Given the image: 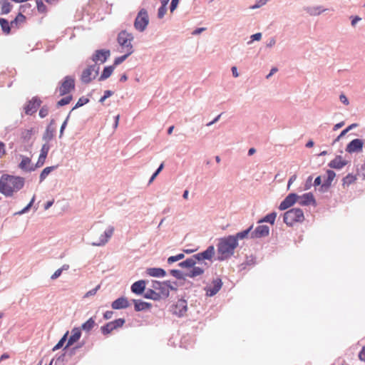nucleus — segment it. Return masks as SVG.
I'll return each instance as SVG.
<instances>
[{
    "label": "nucleus",
    "mask_w": 365,
    "mask_h": 365,
    "mask_svg": "<svg viewBox=\"0 0 365 365\" xmlns=\"http://www.w3.org/2000/svg\"><path fill=\"white\" fill-rule=\"evenodd\" d=\"M162 282L158 280H152L151 281V289H153L155 291H158V288L160 286Z\"/></svg>",
    "instance_id": "obj_61"
},
{
    "label": "nucleus",
    "mask_w": 365,
    "mask_h": 365,
    "mask_svg": "<svg viewBox=\"0 0 365 365\" xmlns=\"http://www.w3.org/2000/svg\"><path fill=\"white\" fill-rule=\"evenodd\" d=\"M34 200H35V195L33 196V197L31 198V200L29 202V204L25 207H24L22 209V212H24V213L27 212L30 210V208L32 207Z\"/></svg>",
    "instance_id": "obj_59"
},
{
    "label": "nucleus",
    "mask_w": 365,
    "mask_h": 365,
    "mask_svg": "<svg viewBox=\"0 0 365 365\" xmlns=\"http://www.w3.org/2000/svg\"><path fill=\"white\" fill-rule=\"evenodd\" d=\"M346 161L340 155L336 156L334 160H331L329 166L334 169H341L346 165Z\"/></svg>",
    "instance_id": "obj_23"
},
{
    "label": "nucleus",
    "mask_w": 365,
    "mask_h": 365,
    "mask_svg": "<svg viewBox=\"0 0 365 365\" xmlns=\"http://www.w3.org/2000/svg\"><path fill=\"white\" fill-rule=\"evenodd\" d=\"M166 287L168 288V291L170 292L171 291H177L178 290V282L176 281L171 282L170 280H165Z\"/></svg>",
    "instance_id": "obj_47"
},
{
    "label": "nucleus",
    "mask_w": 365,
    "mask_h": 365,
    "mask_svg": "<svg viewBox=\"0 0 365 365\" xmlns=\"http://www.w3.org/2000/svg\"><path fill=\"white\" fill-rule=\"evenodd\" d=\"M41 104V101L38 96H34L29 101L24 107V111L26 115H31L35 113Z\"/></svg>",
    "instance_id": "obj_10"
},
{
    "label": "nucleus",
    "mask_w": 365,
    "mask_h": 365,
    "mask_svg": "<svg viewBox=\"0 0 365 365\" xmlns=\"http://www.w3.org/2000/svg\"><path fill=\"white\" fill-rule=\"evenodd\" d=\"M50 145L49 143H46L43 144L41 151H40V155L47 157V155L48 153V151L50 150Z\"/></svg>",
    "instance_id": "obj_50"
},
{
    "label": "nucleus",
    "mask_w": 365,
    "mask_h": 365,
    "mask_svg": "<svg viewBox=\"0 0 365 365\" xmlns=\"http://www.w3.org/2000/svg\"><path fill=\"white\" fill-rule=\"evenodd\" d=\"M157 292L158 294L160 296V299H165L169 297L170 292L168 291L165 281L161 282Z\"/></svg>",
    "instance_id": "obj_27"
},
{
    "label": "nucleus",
    "mask_w": 365,
    "mask_h": 365,
    "mask_svg": "<svg viewBox=\"0 0 365 365\" xmlns=\"http://www.w3.org/2000/svg\"><path fill=\"white\" fill-rule=\"evenodd\" d=\"M164 168V163H162L159 167L157 168V170L155 171V173L152 175V176L150 177L149 181H148V185L151 184L153 182V181L156 178V177L159 175V173L162 171V170Z\"/></svg>",
    "instance_id": "obj_48"
},
{
    "label": "nucleus",
    "mask_w": 365,
    "mask_h": 365,
    "mask_svg": "<svg viewBox=\"0 0 365 365\" xmlns=\"http://www.w3.org/2000/svg\"><path fill=\"white\" fill-rule=\"evenodd\" d=\"M113 328L115 329L122 327L125 323V320L123 318H119L111 322Z\"/></svg>",
    "instance_id": "obj_49"
},
{
    "label": "nucleus",
    "mask_w": 365,
    "mask_h": 365,
    "mask_svg": "<svg viewBox=\"0 0 365 365\" xmlns=\"http://www.w3.org/2000/svg\"><path fill=\"white\" fill-rule=\"evenodd\" d=\"M269 234V227L267 225H258L252 232L250 233V238L258 239L265 237Z\"/></svg>",
    "instance_id": "obj_14"
},
{
    "label": "nucleus",
    "mask_w": 365,
    "mask_h": 365,
    "mask_svg": "<svg viewBox=\"0 0 365 365\" xmlns=\"http://www.w3.org/2000/svg\"><path fill=\"white\" fill-rule=\"evenodd\" d=\"M237 246L238 243L236 242V240L233 239L231 235L219 238L217 245V251L219 255L217 259L219 261H224L231 257L234 255L235 250Z\"/></svg>",
    "instance_id": "obj_3"
},
{
    "label": "nucleus",
    "mask_w": 365,
    "mask_h": 365,
    "mask_svg": "<svg viewBox=\"0 0 365 365\" xmlns=\"http://www.w3.org/2000/svg\"><path fill=\"white\" fill-rule=\"evenodd\" d=\"M283 222L288 227H293L297 224V208L293 207L285 212L283 215Z\"/></svg>",
    "instance_id": "obj_11"
},
{
    "label": "nucleus",
    "mask_w": 365,
    "mask_h": 365,
    "mask_svg": "<svg viewBox=\"0 0 365 365\" xmlns=\"http://www.w3.org/2000/svg\"><path fill=\"white\" fill-rule=\"evenodd\" d=\"M359 358L361 361L365 362V346L362 348L361 351L359 352Z\"/></svg>",
    "instance_id": "obj_63"
},
{
    "label": "nucleus",
    "mask_w": 365,
    "mask_h": 365,
    "mask_svg": "<svg viewBox=\"0 0 365 365\" xmlns=\"http://www.w3.org/2000/svg\"><path fill=\"white\" fill-rule=\"evenodd\" d=\"M70 115H71V112H69V113L68 114L67 117L66 118L65 120L63 122V123L60 128V131H59V138H62V136L63 135V132L67 125Z\"/></svg>",
    "instance_id": "obj_52"
},
{
    "label": "nucleus",
    "mask_w": 365,
    "mask_h": 365,
    "mask_svg": "<svg viewBox=\"0 0 365 365\" xmlns=\"http://www.w3.org/2000/svg\"><path fill=\"white\" fill-rule=\"evenodd\" d=\"M214 255L215 247L210 245L205 251L195 254L178 264L180 267L186 269L187 272H183L180 269H171L170 273L179 280H185L186 277L195 279L200 277L210 267V264L205 260L212 262Z\"/></svg>",
    "instance_id": "obj_1"
},
{
    "label": "nucleus",
    "mask_w": 365,
    "mask_h": 365,
    "mask_svg": "<svg viewBox=\"0 0 365 365\" xmlns=\"http://www.w3.org/2000/svg\"><path fill=\"white\" fill-rule=\"evenodd\" d=\"M256 264V257L253 255L250 256H247L245 262L242 263L241 266L243 269L246 267V266L255 265Z\"/></svg>",
    "instance_id": "obj_36"
},
{
    "label": "nucleus",
    "mask_w": 365,
    "mask_h": 365,
    "mask_svg": "<svg viewBox=\"0 0 365 365\" xmlns=\"http://www.w3.org/2000/svg\"><path fill=\"white\" fill-rule=\"evenodd\" d=\"M180 0H172L170 6V12H173L178 7Z\"/></svg>",
    "instance_id": "obj_60"
},
{
    "label": "nucleus",
    "mask_w": 365,
    "mask_h": 365,
    "mask_svg": "<svg viewBox=\"0 0 365 365\" xmlns=\"http://www.w3.org/2000/svg\"><path fill=\"white\" fill-rule=\"evenodd\" d=\"M75 88V79L71 76H66L59 87L60 96H65Z\"/></svg>",
    "instance_id": "obj_8"
},
{
    "label": "nucleus",
    "mask_w": 365,
    "mask_h": 365,
    "mask_svg": "<svg viewBox=\"0 0 365 365\" xmlns=\"http://www.w3.org/2000/svg\"><path fill=\"white\" fill-rule=\"evenodd\" d=\"M58 168V165H53V166H49V167H46L45 168L41 173L40 174V176H39V182H42L45 178L47 177V175H48V174L52 172L53 170H54L55 169H56Z\"/></svg>",
    "instance_id": "obj_31"
},
{
    "label": "nucleus",
    "mask_w": 365,
    "mask_h": 365,
    "mask_svg": "<svg viewBox=\"0 0 365 365\" xmlns=\"http://www.w3.org/2000/svg\"><path fill=\"white\" fill-rule=\"evenodd\" d=\"M26 16L19 12L14 20L11 21V26L18 28L19 24L25 22Z\"/></svg>",
    "instance_id": "obj_32"
},
{
    "label": "nucleus",
    "mask_w": 365,
    "mask_h": 365,
    "mask_svg": "<svg viewBox=\"0 0 365 365\" xmlns=\"http://www.w3.org/2000/svg\"><path fill=\"white\" fill-rule=\"evenodd\" d=\"M99 69L100 67L98 65L93 64L88 66L83 71L81 75L80 79L81 82L85 84L90 83L98 75Z\"/></svg>",
    "instance_id": "obj_6"
},
{
    "label": "nucleus",
    "mask_w": 365,
    "mask_h": 365,
    "mask_svg": "<svg viewBox=\"0 0 365 365\" xmlns=\"http://www.w3.org/2000/svg\"><path fill=\"white\" fill-rule=\"evenodd\" d=\"M252 228L253 225H251L247 229L239 232L235 235H232V238L236 240V242L239 244V240L248 238L249 235L250 236L251 230H252Z\"/></svg>",
    "instance_id": "obj_24"
},
{
    "label": "nucleus",
    "mask_w": 365,
    "mask_h": 365,
    "mask_svg": "<svg viewBox=\"0 0 365 365\" xmlns=\"http://www.w3.org/2000/svg\"><path fill=\"white\" fill-rule=\"evenodd\" d=\"M298 203L302 205H315L316 201L313 194L308 192L302 195V196H298Z\"/></svg>",
    "instance_id": "obj_18"
},
{
    "label": "nucleus",
    "mask_w": 365,
    "mask_h": 365,
    "mask_svg": "<svg viewBox=\"0 0 365 365\" xmlns=\"http://www.w3.org/2000/svg\"><path fill=\"white\" fill-rule=\"evenodd\" d=\"M95 326V321L93 317L89 318L86 322L82 324L81 329L87 332L90 331Z\"/></svg>",
    "instance_id": "obj_35"
},
{
    "label": "nucleus",
    "mask_w": 365,
    "mask_h": 365,
    "mask_svg": "<svg viewBox=\"0 0 365 365\" xmlns=\"http://www.w3.org/2000/svg\"><path fill=\"white\" fill-rule=\"evenodd\" d=\"M71 100H72V96L71 95L67 96L61 98L60 101H58L56 103V106L58 108V107L66 106V105L68 104L71 101Z\"/></svg>",
    "instance_id": "obj_45"
},
{
    "label": "nucleus",
    "mask_w": 365,
    "mask_h": 365,
    "mask_svg": "<svg viewBox=\"0 0 365 365\" xmlns=\"http://www.w3.org/2000/svg\"><path fill=\"white\" fill-rule=\"evenodd\" d=\"M167 11V6H160L158 11V17L159 19H163L166 14Z\"/></svg>",
    "instance_id": "obj_56"
},
{
    "label": "nucleus",
    "mask_w": 365,
    "mask_h": 365,
    "mask_svg": "<svg viewBox=\"0 0 365 365\" xmlns=\"http://www.w3.org/2000/svg\"><path fill=\"white\" fill-rule=\"evenodd\" d=\"M35 1L36 4V8H37L38 11L41 14L46 13L47 7L43 4V1L42 0H35Z\"/></svg>",
    "instance_id": "obj_43"
},
{
    "label": "nucleus",
    "mask_w": 365,
    "mask_h": 365,
    "mask_svg": "<svg viewBox=\"0 0 365 365\" xmlns=\"http://www.w3.org/2000/svg\"><path fill=\"white\" fill-rule=\"evenodd\" d=\"M356 180V177L352 174H348L343 178V186H349Z\"/></svg>",
    "instance_id": "obj_38"
},
{
    "label": "nucleus",
    "mask_w": 365,
    "mask_h": 365,
    "mask_svg": "<svg viewBox=\"0 0 365 365\" xmlns=\"http://www.w3.org/2000/svg\"><path fill=\"white\" fill-rule=\"evenodd\" d=\"M68 331H66L64 335L61 337V339L58 341V342L53 346L52 349V351H56L59 349H61L64 343L66 341L68 338Z\"/></svg>",
    "instance_id": "obj_40"
},
{
    "label": "nucleus",
    "mask_w": 365,
    "mask_h": 365,
    "mask_svg": "<svg viewBox=\"0 0 365 365\" xmlns=\"http://www.w3.org/2000/svg\"><path fill=\"white\" fill-rule=\"evenodd\" d=\"M113 94V91L110 90H106L104 91L103 96L100 98L99 102L103 103L108 98L110 97Z\"/></svg>",
    "instance_id": "obj_53"
},
{
    "label": "nucleus",
    "mask_w": 365,
    "mask_h": 365,
    "mask_svg": "<svg viewBox=\"0 0 365 365\" xmlns=\"http://www.w3.org/2000/svg\"><path fill=\"white\" fill-rule=\"evenodd\" d=\"M115 330L111 322L106 323L105 325L101 327V333L103 335L109 334L112 331Z\"/></svg>",
    "instance_id": "obj_37"
},
{
    "label": "nucleus",
    "mask_w": 365,
    "mask_h": 365,
    "mask_svg": "<svg viewBox=\"0 0 365 365\" xmlns=\"http://www.w3.org/2000/svg\"><path fill=\"white\" fill-rule=\"evenodd\" d=\"M145 285L146 282L145 280H138L131 285V292L137 295H141L145 290Z\"/></svg>",
    "instance_id": "obj_19"
},
{
    "label": "nucleus",
    "mask_w": 365,
    "mask_h": 365,
    "mask_svg": "<svg viewBox=\"0 0 365 365\" xmlns=\"http://www.w3.org/2000/svg\"><path fill=\"white\" fill-rule=\"evenodd\" d=\"M0 5L1 14H7L11 11L12 5L9 0H1Z\"/></svg>",
    "instance_id": "obj_30"
},
{
    "label": "nucleus",
    "mask_w": 365,
    "mask_h": 365,
    "mask_svg": "<svg viewBox=\"0 0 365 365\" xmlns=\"http://www.w3.org/2000/svg\"><path fill=\"white\" fill-rule=\"evenodd\" d=\"M187 311V302L185 299H178L170 307L172 314L178 317H183Z\"/></svg>",
    "instance_id": "obj_7"
},
{
    "label": "nucleus",
    "mask_w": 365,
    "mask_h": 365,
    "mask_svg": "<svg viewBox=\"0 0 365 365\" xmlns=\"http://www.w3.org/2000/svg\"><path fill=\"white\" fill-rule=\"evenodd\" d=\"M148 24L149 16L148 11L145 9L143 8L138 11L137 14V16L134 21V27L137 31L143 32L146 29Z\"/></svg>",
    "instance_id": "obj_5"
},
{
    "label": "nucleus",
    "mask_w": 365,
    "mask_h": 365,
    "mask_svg": "<svg viewBox=\"0 0 365 365\" xmlns=\"http://www.w3.org/2000/svg\"><path fill=\"white\" fill-rule=\"evenodd\" d=\"M364 142L362 140L356 138L351 140L346 147V151L349 153H359L362 150Z\"/></svg>",
    "instance_id": "obj_15"
},
{
    "label": "nucleus",
    "mask_w": 365,
    "mask_h": 365,
    "mask_svg": "<svg viewBox=\"0 0 365 365\" xmlns=\"http://www.w3.org/2000/svg\"><path fill=\"white\" fill-rule=\"evenodd\" d=\"M88 102H89V99L88 98H86L84 96L79 98L77 103H76V105L74 106V107L71 109V110L70 112L71 113L73 110L86 105Z\"/></svg>",
    "instance_id": "obj_42"
},
{
    "label": "nucleus",
    "mask_w": 365,
    "mask_h": 365,
    "mask_svg": "<svg viewBox=\"0 0 365 365\" xmlns=\"http://www.w3.org/2000/svg\"><path fill=\"white\" fill-rule=\"evenodd\" d=\"M113 232H114V227L109 226L104 231L103 234H102L100 236L99 241L92 242L91 245L99 247V246H103V245H106V243H107L108 242L109 239L112 237Z\"/></svg>",
    "instance_id": "obj_13"
},
{
    "label": "nucleus",
    "mask_w": 365,
    "mask_h": 365,
    "mask_svg": "<svg viewBox=\"0 0 365 365\" xmlns=\"http://www.w3.org/2000/svg\"><path fill=\"white\" fill-rule=\"evenodd\" d=\"M277 217V213L275 212H272L266 216H264L262 219H261L259 222H269L271 225H274L275 222V219Z\"/></svg>",
    "instance_id": "obj_34"
},
{
    "label": "nucleus",
    "mask_w": 365,
    "mask_h": 365,
    "mask_svg": "<svg viewBox=\"0 0 365 365\" xmlns=\"http://www.w3.org/2000/svg\"><path fill=\"white\" fill-rule=\"evenodd\" d=\"M55 132V128H51V125H47L43 133L42 140L46 143H49L53 138Z\"/></svg>",
    "instance_id": "obj_25"
},
{
    "label": "nucleus",
    "mask_w": 365,
    "mask_h": 365,
    "mask_svg": "<svg viewBox=\"0 0 365 365\" xmlns=\"http://www.w3.org/2000/svg\"><path fill=\"white\" fill-rule=\"evenodd\" d=\"M34 200H35V195L33 196V197L31 198V200L29 202V204L25 207H24L22 209V212H24V213L27 212L30 210V208L32 207Z\"/></svg>",
    "instance_id": "obj_58"
},
{
    "label": "nucleus",
    "mask_w": 365,
    "mask_h": 365,
    "mask_svg": "<svg viewBox=\"0 0 365 365\" xmlns=\"http://www.w3.org/2000/svg\"><path fill=\"white\" fill-rule=\"evenodd\" d=\"M146 273L154 277H163L166 275V272L164 269L160 267H150L146 269Z\"/></svg>",
    "instance_id": "obj_22"
},
{
    "label": "nucleus",
    "mask_w": 365,
    "mask_h": 365,
    "mask_svg": "<svg viewBox=\"0 0 365 365\" xmlns=\"http://www.w3.org/2000/svg\"><path fill=\"white\" fill-rule=\"evenodd\" d=\"M268 0H257L256 4L250 7V9H256L264 5Z\"/></svg>",
    "instance_id": "obj_54"
},
{
    "label": "nucleus",
    "mask_w": 365,
    "mask_h": 365,
    "mask_svg": "<svg viewBox=\"0 0 365 365\" xmlns=\"http://www.w3.org/2000/svg\"><path fill=\"white\" fill-rule=\"evenodd\" d=\"M336 176V173L331 170H328L327 171V180H326V182H325V185H329L332 180L334 179Z\"/></svg>",
    "instance_id": "obj_46"
},
{
    "label": "nucleus",
    "mask_w": 365,
    "mask_h": 365,
    "mask_svg": "<svg viewBox=\"0 0 365 365\" xmlns=\"http://www.w3.org/2000/svg\"><path fill=\"white\" fill-rule=\"evenodd\" d=\"M48 111H49L48 106L46 105L43 106L39 110V113H38L39 117L41 118L46 117L48 114Z\"/></svg>",
    "instance_id": "obj_51"
},
{
    "label": "nucleus",
    "mask_w": 365,
    "mask_h": 365,
    "mask_svg": "<svg viewBox=\"0 0 365 365\" xmlns=\"http://www.w3.org/2000/svg\"><path fill=\"white\" fill-rule=\"evenodd\" d=\"M184 257V253H180L175 256H170L168 258V264H171L177 261L182 259Z\"/></svg>",
    "instance_id": "obj_44"
},
{
    "label": "nucleus",
    "mask_w": 365,
    "mask_h": 365,
    "mask_svg": "<svg viewBox=\"0 0 365 365\" xmlns=\"http://www.w3.org/2000/svg\"><path fill=\"white\" fill-rule=\"evenodd\" d=\"M297 202V192L289 193L280 203L279 209L285 210Z\"/></svg>",
    "instance_id": "obj_16"
},
{
    "label": "nucleus",
    "mask_w": 365,
    "mask_h": 365,
    "mask_svg": "<svg viewBox=\"0 0 365 365\" xmlns=\"http://www.w3.org/2000/svg\"><path fill=\"white\" fill-rule=\"evenodd\" d=\"M0 26L1 28L2 31L6 34H9L11 32V29L12 26H11V22L9 23L6 19L0 18Z\"/></svg>",
    "instance_id": "obj_33"
},
{
    "label": "nucleus",
    "mask_w": 365,
    "mask_h": 365,
    "mask_svg": "<svg viewBox=\"0 0 365 365\" xmlns=\"http://www.w3.org/2000/svg\"><path fill=\"white\" fill-rule=\"evenodd\" d=\"M134 36L133 34L127 32L125 30L121 31L118 35V43L120 46L126 49V52L133 53L134 52L133 46L131 42L133 41Z\"/></svg>",
    "instance_id": "obj_4"
},
{
    "label": "nucleus",
    "mask_w": 365,
    "mask_h": 365,
    "mask_svg": "<svg viewBox=\"0 0 365 365\" xmlns=\"http://www.w3.org/2000/svg\"><path fill=\"white\" fill-rule=\"evenodd\" d=\"M262 38V34L261 33H256L255 34H252L250 36L251 40L248 42V43H251L252 41H259Z\"/></svg>",
    "instance_id": "obj_57"
},
{
    "label": "nucleus",
    "mask_w": 365,
    "mask_h": 365,
    "mask_svg": "<svg viewBox=\"0 0 365 365\" xmlns=\"http://www.w3.org/2000/svg\"><path fill=\"white\" fill-rule=\"evenodd\" d=\"M110 55V51L109 49H99L96 50L92 55L91 59L95 62L94 64L98 65V63H105Z\"/></svg>",
    "instance_id": "obj_9"
},
{
    "label": "nucleus",
    "mask_w": 365,
    "mask_h": 365,
    "mask_svg": "<svg viewBox=\"0 0 365 365\" xmlns=\"http://www.w3.org/2000/svg\"><path fill=\"white\" fill-rule=\"evenodd\" d=\"M99 289H100V285H97L95 288L89 290L88 292H87L84 294V298H88V297H90L91 296H94Z\"/></svg>",
    "instance_id": "obj_55"
},
{
    "label": "nucleus",
    "mask_w": 365,
    "mask_h": 365,
    "mask_svg": "<svg viewBox=\"0 0 365 365\" xmlns=\"http://www.w3.org/2000/svg\"><path fill=\"white\" fill-rule=\"evenodd\" d=\"M212 287L207 286L205 287L207 297H213L222 288L223 283L222 279L217 277L212 281Z\"/></svg>",
    "instance_id": "obj_12"
},
{
    "label": "nucleus",
    "mask_w": 365,
    "mask_h": 365,
    "mask_svg": "<svg viewBox=\"0 0 365 365\" xmlns=\"http://www.w3.org/2000/svg\"><path fill=\"white\" fill-rule=\"evenodd\" d=\"M63 272V269H56L54 273L51 276V279H57L58 277H60V275Z\"/></svg>",
    "instance_id": "obj_62"
},
{
    "label": "nucleus",
    "mask_w": 365,
    "mask_h": 365,
    "mask_svg": "<svg viewBox=\"0 0 365 365\" xmlns=\"http://www.w3.org/2000/svg\"><path fill=\"white\" fill-rule=\"evenodd\" d=\"M46 157L41 156L39 155L38 160L35 165H31V168L29 169L30 171H34L36 170V168H40L43 165Z\"/></svg>",
    "instance_id": "obj_39"
},
{
    "label": "nucleus",
    "mask_w": 365,
    "mask_h": 365,
    "mask_svg": "<svg viewBox=\"0 0 365 365\" xmlns=\"http://www.w3.org/2000/svg\"><path fill=\"white\" fill-rule=\"evenodd\" d=\"M130 306V303L125 297H120L114 300L111 304L113 309H126Z\"/></svg>",
    "instance_id": "obj_17"
},
{
    "label": "nucleus",
    "mask_w": 365,
    "mask_h": 365,
    "mask_svg": "<svg viewBox=\"0 0 365 365\" xmlns=\"http://www.w3.org/2000/svg\"><path fill=\"white\" fill-rule=\"evenodd\" d=\"M143 297L145 299H152L154 301H160V296L158 294V292L153 289H147L145 293L144 294Z\"/></svg>",
    "instance_id": "obj_28"
},
{
    "label": "nucleus",
    "mask_w": 365,
    "mask_h": 365,
    "mask_svg": "<svg viewBox=\"0 0 365 365\" xmlns=\"http://www.w3.org/2000/svg\"><path fill=\"white\" fill-rule=\"evenodd\" d=\"M81 336V332L79 328L75 327L71 330V335L68 339L67 344L66 346L63 348V350H65L68 346H71L73 343L77 341Z\"/></svg>",
    "instance_id": "obj_20"
},
{
    "label": "nucleus",
    "mask_w": 365,
    "mask_h": 365,
    "mask_svg": "<svg viewBox=\"0 0 365 365\" xmlns=\"http://www.w3.org/2000/svg\"><path fill=\"white\" fill-rule=\"evenodd\" d=\"M113 315V311H106L104 314H103V318L105 319H110L112 318Z\"/></svg>",
    "instance_id": "obj_64"
},
{
    "label": "nucleus",
    "mask_w": 365,
    "mask_h": 365,
    "mask_svg": "<svg viewBox=\"0 0 365 365\" xmlns=\"http://www.w3.org/2000/svg\"><path fill=\"white\" fill-rule=\"evenodd\" d=\"M115 68L114 66H107L104 67L103 71L102 73L101 74L100 77L98 78L99 81H103L108 78L113 73Z\"/></svg>",
    "instance_id": "obj_26"
},
{
    "label": "nucleus",
    "mask_w": 365,
    "mask_h": 365,
    "mask_svg": "<svg viewBox=\"0 0 365 365\" xmlns=\"http://www.w3.org/2000/svg\"><path fill=\"white\" fill-rule=\"evenodd\" d=\"M132 53L130 52H126L125 54L118 56L115 58L113 66H114V68H115L116 66L122 63L124 61L127 59V58L130 56Z\"/></svg>",
    "instance_id": "obj_41"
},
{
    "label": "nucleus",
    "mask_w": 365,
    "mask_h": 365,
    "mask_svg": "<svg viewBox=\"0 0 365 365\" xmlns=\"http://www.w3.org/2000/svg\"><path fill=\"white\" fill-rule=\"evenodd\" d=\"M24 184L23 177L3 174L0 178V192L6 197H11L14 192L21 190Z\"/></svg>",
    "instance_id": "obj_2"
},
{
    "label": "nucleus",
    "mask_w": 365,
    "mask_h": 365,
    "mask_svg": "<svg viewBox=\"0 0 365 365\" xmlns=\"http://www.w3.org/2000/svg\"><path fill=\"white\" fill-rule=\"evenodd\" d=\"M31 160L28 157H26V156H22V160L21 161V163H19V168L24 170V171H27V172H31L29 169L31 168Z\"/></svg>",
    "instance_id": "obj_29"
},
{
    "label": "nucleus",
    "mask_w": 365,
    "mask_h": 365,
    "mask_svg": "<svg viewBox=\"0 0 365 365\" xmlns=\"http://www.w3.org/2000/svg\"><path fill=\"white\" fill-rule=\"evenodd\" d=\"M135 312H141L150 309L152 304L150 302H143L140 299H132Z\"/></svg>",
    "instance_id": "obj_21"
}]
</instances>
